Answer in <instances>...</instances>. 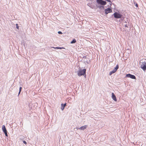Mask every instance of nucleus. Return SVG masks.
I'll return each mask as SVG.
<instances>
[{"instance_id":"6ab92c4d","label":"nucleus","mask_w":146,"mask_h":146,"mask_svg":"<svg viewBox=\"0 0 146 146\" xmlns=\"http://www.w3.org/2000/svg\"><path fill=\"white\" fill-rule=\"evenodd\" d=\"M23 143L24 144H27V142H26L25 141H23Z\"/></svg>"},{"instance_id":"9b49d317","label":"nucleus","mask_w":146,"mask_h":146,"mask_svg":"<svg viewBox=\"0 0 146 146\" xmlns=\"http://www.w3.org/2000/svg\"><path fill=\"white\" fill-rule=\"evenodd\" d=\"M130 78H132V79H136L135 76L134 75H132V74H131V75L130 76Z\"/></svg>"},{"instance_id":"aec40b11","label":"nucleus","mask_w":146,"mask_h":146,"mask_svg":"<svg viewBox=\"0 0 146 146\" xmlns=\"http://www.w3.org/2000/svg\"><path fill=\"white\" fill-rule=\"evenodd\" d=\"M135 6L137 7H138V5L137 4V3H136L135 4Z\"/></svg>"},{"instance_id":"f03ea898","label":"nucleus","mask_w":146,"mask_h":146,"mask_svg":"<svg viewBox=\"0 0 146 146\" xmlns=\"http://www.w3.org/2000/svg\"><path fill=\"white\" fill-rule=\"evenodd\" d=\"M86 69H85L82 70L79 68L78 72V75L79 76L84 75L86 74Z\"/></svg>"},{"instance_id":"2eb2a0df","label":"nucleus","mask_w":146,"mask_h":146,"mask_svg":"<svg viewBox=\"0 0 146 146\" xmlns=\"http://www.w3.org/2000/svg\"><path fill=\"white\" fill-rule=\"evenodd\" d=\"M22 87H20V88H19V94H18V95H19V94H20L21 92V89H22Z\"/></svg>"},{"instance_id":"4be33fe9","label":"nucleus","mask_w":146,"mask_h":146,"mask_svg":"<svg viewBox=\"0 0 146 146\" xmlns=\"http://www.w3.org/2000/svg\"><path fill=\"white\" fill-rule=\"evenodd\" d=\"M125 27H128V26H127V24H125Z\"/></svg>"},{"instance_id":"5701e85b","label":"nucleus","mask_w":146,"mask_h":146,"mask_svg":"<svg viewBox=\"0 0 146 146\" xmlns=\"http://www.w3.org/2000/svg\"><path fill=\"white\" fill-rule=\"evenodd\" d=\"M64 48L63 47H59V49H62V48Z\"/></svg>"},{"instance_id":"1a4fd4ad","label":"nucleus","mask_w":146,"mask_h":146,"mask_svg":"<svg viewBox=\"0 0 146 146\" xmlns=\"http://www.w3.org/2000/svg\"><path fill=\"white\" fill-rule=\"evenodd\" d=\"M66 105V103H65L64 104H61V109L63 110L64 108L65 107Z\"/></svg>"},{"instance_id":"6e6552de","label":"nucleus","mask_w":146,"mask_h":146,"mask_svg":"<svg viewBox=\"0 0 146 146\" xmlns=\"http://www.w3.org/2000/svg\"><path fill=\"white\" fill-rule=\"evenodd\" d=\"M112 98L116 102L117 101L116 96L113 93H112Z\"/></svg>"},{"instance_id":"412c9836","label":"nucleus","mask_w":146,"mask_h":146,"mask_svg":"<svg viewBox=\"0 0 146 146\" xmlns=\"http://www.w3.org/2000/svg\"><path fill=\"white\" fill-rule=\"evenodd\" d=\"M106 1L108 2H111V1L110 0H106Z\"/></svg>"},{"instance_id":"f8f14e48","label":"nucleus","mask_w":146,"mask_h":146,"mask_svg":"<svg viewBox=\"0 0 146 146\" xmlns=\"http://www.w3.org/2000/svg\"><path fill=\"white\" fill-rule=\"evenodd\" d=\"M76 42V40L75 39H74L72 40L70 42V43L71 44H74Z\"/></svg>"},{"instance_id":"39448f33","label":"nucleus","mask_w":146,"mask_h":146,"mask_svg":"<svg viewBox=\"0 0 146 146\" xmlns=\"http://www.w3.org/2000/svg\"><path fill=\"white\" fill-rule=\"evenodd\" d=\"M96 2L98 3L103 5H104L106 4V2L105 1L102 0H97Z\"/></svg>"},{"instance_id":"393cba45","label":"nucleus","mask_w":146,"mask_h":146,"mask_svg":"<svg viewBox=\"0 0 146 146\" xmlns=\"http://www.w3.org/2000/svg\"><path fill=\"white\" fill-rule=\"evenodd\" d=\"M102 7H104V6H102Z\"/></svg>"},{"instance_id":"f257e3e1","label":"nucleus","mask_w":146,"mask_h":146,"mask_svg":"<svg viewBox=\"0 0 146 146\" xmlns=\"http://www.w3.org/2000/svg\"><path fill=\"white\" fill-rule=\"evenodd\" d=\"M141 68L144 70H146V62L143 60H141L140 62Z\"/></svg>"},{"instance_id":"4468645a","label":"nucleus","mask_w":146,"mask_h":146,"mask_svg":"<svg viewBox=\"0 0 146 146\" xmlns=\"http://www.w3.org/2000/svg\"><path fill=\"white\" fill-rule=\"evenodd\" d=\"M3 132H4V133L5 134V135L7 137L8 136V134H7V131H3Z\"/></svg>"},{"instance_id":"a211bd4d","label":"nucleus","mask_w":146,"mask_h":146,"mask_svg":"<svg viewBox=\"0 0 146 146\" xmlns=\"http://www.w3.org/2000/svg\"><path fill=\"white\" fill-rule=\"evenodd\" d=\"M52 48H55V49H59V47H52Z\"/></svg>"},{"instance_id":"9d476101","label":"nucleus","mask_w":146,"mask_h":146,"mask_svg":"<svg viewBox=\"0 0 146 146\" xmlns=\"http://www.w3.org/2000/svg\"><path fill=\"white\" fill-rule=\"evenodd\" d=\"M2 129L3 131H7L6 128L4 125H3L2 127Z\"/></svg>"},{"instance_id":"ddd939ff","label":"nucleus","mask_w":146,"mask_h":146,"mask_svg":"<svg viewBox=\"0 0 146 146\" xmlns=\"http://www.w3.org/2000/svg\"><path fill=\"white\" fill-rule=\"evenodd\" d=\"M131 74H127L126 75V76L127 77H128V78H130V76H131Z\"/></svg>"},{"instance_id":"f3484780","label":"nucleus","mask_w":146,"mask_h":146,"mask_svg":"<svg viewBox=\"0 0 146 146\" xmlns=\"http://www.w3.org/2000/svg\"><path fill=\"white\" fill-rule=\"evenodd\" d=\"M19 26H18V24H16V28L18 29H19Z\"/></svg>"},{"instance_id":"20e7f679","label":"nucleus","mask_w":146,"mask_h":146,"mask_svg":"<svg viewBox=\"0 0 146 146\" xmlns=\"http://www.w3.org/2000/svg\"><path fill=\"white\" fill-rule=\"evenodd\" d=\"M113 15L114 17L117 19L120 18L122 16L121 14H119L117 12L114 13Z\"/></svg>"},{"instance_id":"0eeeda50","label":"nucleus","mask_w":146,"mask_h":146,"mask_svg":"<svg viewBox=\"0 0 146 146\" xmlns=\"http://www.w3.org/2000/svg\"><path fill=\"white\" fill-rule=\"evenodd\" d=\"M87 127V125H85L84 126H82L80 128H77V129H79L80 130H84Z\"/></svg>"},{"instance_id":"7ed1b4c3","label":"nucleus","mask_w":146,"mask_h":146,"mask_svg":"<svg viewBox=\"0 0 146 146\" xmlns=\"http://www.w3.org/2000/svg\"><path fill=\"white\" fill-rule=\"evenodd\" d=\"M119 68V66L118 65H117L116 67L114 68V69L113 70L110 72L109 73V75H111L112 74L115 73L117 70Z\"/></svg>"},{"instance_id":"b1692460","label":"nucleus","mask_w":146,"mask_h":146,"mask_svg":"<svg viewBox=\"0 0 146 146\" xmlns=\"http://www.w3.org/2000/svg\"><path fill=\"white\" fill-rule=\"evenodd\" d=\"M84 77H86V75H85Z\"/></svg>"},{"instance_id":"423d86ee","label":"nucleus","mask_w":146,"mask_h":146,"mask_svg":"<svg viewBox=\"0 0 146 146\" xmlns=\"http://www.w3.org/2000/svg\"><path fill=\"white\" fill-rule=\"evenodd\" d=\"M105 13L107 15L108 13H111L112 12V10L110 8H108L105 10Z\"/></svg>"},{"instance_id":"dca6fc26","label":"nucleus","mask_w":146,"mask_h":146,"mask_svg":"<svg viewBox=\"0 0 146 146\" xmlns=\"http://www.w3.org/2000/svg\"><path fill=\"white\" fill-rule=\"evenodd\" d=\"M58 34H62V33L61 31H58Z\"/></svg>"}]
</instances>
